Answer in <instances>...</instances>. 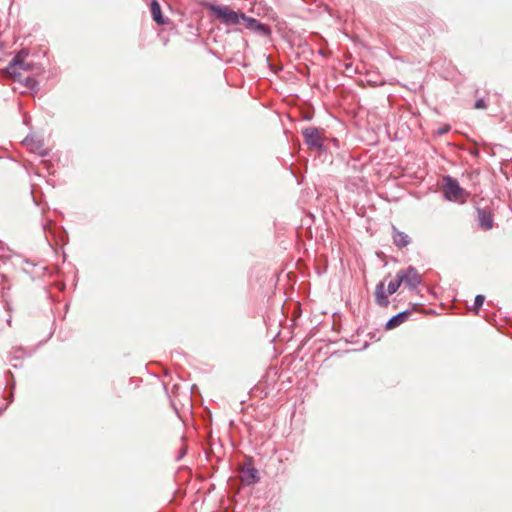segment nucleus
Masks as SVG:
<instances>
[{
    "instance_id": "f257e3e1",
    "label": "nucleus",
    "mask_w": 512,
    "mask_h": 512,
    "mask_svg": "<svg viewBox=\"0 0 512 512\" xmlns=\"http://www.w3.org/2000/svg\"><path fill=\"white\" fill-rule=\"evenodd\" d=\"M208 9L225 26H236L245 22L246 14L240 10L235 11L228 5L209 4Z\"/></svg>"
},
{
    "instance_id": "f03ea898",
    "label": "nucleus",
    "mask_w": 512,
    "mask_h": 512,
    "mask_svg": "<svg viewBox=\"0 0 512 512\" xmlns=\"http://www.w3.org/2000/svg\"><path fill=\"white\" fill-rule=\"evenodd\" d=\"M302 136L304 143L311 151H314L318 154H322L327 151L324 144L326 139L324 129L315 126H309L302 130Z\"/></svg>"
},
{
    "instance_id": "7ed1b4c3",
    "label": "nucleus",
    "mask_w": 512,
    "mask_h": 512,
    "mask_svg": "<svg viewBox=\"0 0 512 512\" xmlns=\"http://www.w3.org/2000/svg\"><path fill=\"white\" fill-rule=\"evenodd\" d=\"M402 278L397 273L395 278L390 281L387 285V291L385 292V283L380 281L375 288V303L381 308H386L389 305L388 295H392L397 292L399 287L402 285Z\"/></svg>"
},
{
    "instance_id": "20e7f679",
    "label": "nucleus",
    "mask_w": 512,
    "mask_h": 512,
    "mask_svg": "<svg viewBox=\"0 0 512 512\" xmlns=\"http://www.w3.org/2000/svg\"><path fill=\"white\" fill-rule=\"evenodd\" d=\"M27 53L23 51L17 53L4 71L16 82H22V71H30L33 67L31 62H26Z\"/></svg>"
},
{
    "instance_id": "39448f33",
    "label": "nucleus",
    "mask_w": 512,
    "mask_h": 512,
    "mask_svg": "<svg viewBox=\"0 0 512 512\" xmlns=\"http://www.w3.org/2000/svg\"><path fill=\"white\" fill-rule=\"evenodd\" d=\"M444 181V198L448 201H460L469 195V193L463 189L458 180L450 175H446L443 178Z\"/></svg>"
},
{
    "instance_id": "423d86ee",
    "label": "nucleus",
    "mask_w": 512,
    "mask_h": 512,
    "mask_svg": "<svg viewBox=\"0 0 512 512\" xmlns=\"http://www.w3.org/2000/svg\"><path fill=\"white\" fill-rule=\"evenodd\" d=\"M402 284H405L410 290H415L422 283V276L414 266H408L398 271Z\"/></svg>"
},
{
    "instance_id": "0eeeda50",
    "label": "nucleus",
    "mask_w": 512,
    "mask_h": 512,
    "mask_svg": "<svg viewBox=\"0 0 512 512\" xmlns=\"http://www.w3.org/2000/svg\"><path fill=\"white\" fill-rule=\"evenodd\" d=\"M245 26L248 30L253 32L254 34L269 37L272 34V29L268 24H264L257 20L256 18L246 16L245 18Z\"/></svg>"
},
{
    "instance_id": "6e6552de",
    "label": "nucleus",
    "mask_w": 512,
    "mask_h": 512,
    "mask_svg": "<svg viewBox=\"0 0 512 512\" xmlns=\"http://www.w3.org/2000/svg\"><path fill=\"white\" fill-rule=\"evenodd\" d=\"M420 304L418 303H414V304H411V308L409 309H406V310H403L395 315H393L392 317H390L387 322L385 323L384 325V328L386 330H393L395 328H397L398 326H400L402 323H404L405 321L408 320L409 316L411 315V313L413 312V310L419 306Z\"/></svg>"
},
{
    "instance_id": "1a4fd4ad",
    "label": "nucleus",
    "mask_w": 512,
    "mask_h": 512,
    "mask_svg": "<svg viewBox=\"0 0 512 512\" xmlns=\"http://www.w3.org/2000/svg\"><path fill=\"white\" fill-rule=\"evenodd\" d=\"M478 226L484 230H491L494 226L492 211L488 208H476Z\"/></svg>"
},
{
    "instance_id": "9d476101",
    "label": "nucleus",
    "mask_w": 512,
    "mask_h": 512,
    "mask_svg": "<svg viewBox=\"0 0 512 512\" xmlns=\"http://www.w3.org/2000/svg\"><path fill=\"white\" fill-rule=\"evenodd\" d=\"M240 479L244 485H254L260 481L259 472L255 467L244 466L240 471Z\"/></svg>"
},
{
    "instance_id": "9b49d317",
    "label": "nucleus",
    "mask_w": 512,
    "mask_h": 512,
    "mask_svg": "<svg viewBox=\"0 0 512 512\" xmlns=\"http://www.w3.org/2000/svg\"><path fill=\"white\" fill-rule=\"evenodd\" d=\"M150 12L152 19L156 24L160 26L168 24L169 18L163 15L161 6L157 0H151Z\"/></svg>"
},
{
    "instance_id": "f8f14e48",
    "label": "nucleus",
    "mask_w": 512,
    "mask_h": 512,
    "mask_svg": "<svg viewBox=\"0 0 512 512\" xmlns=\"http://www.w3.org/2000/svg\"><path fill=\"white\" fill-rule=\"evenodd\" d=\"M392 239L393 243L398 248H404L411 243V238L405 232L397 229L396 226H392Z\"/></svg>"
},
{
    "instance_id": "ddd939ff",
    "label": "nucleus",
    "mask_w": 512,
    "mask_h": 512,
    "mask_svg": "<svg viewBox=\"0 0 512 512\" xmlns=\"http://www.w3.org/2000/svg\"><path fill=\"white\" fill-rule=\"evenodd\" d=\"M24 263L33 267V270H31V271L27 270L26 268H23V271L25 273H27L31 277L32 280H35L37 278L44 276L47 271V267L38 266V264H35L28 259H25Z\"/></svg>"
},
{
    "instance_id": "4468645a",
    "label": "nucleus",
    "mask_w": 512,
    "mask_h": 512,
    "mask_svg": "<svg viewBox=\"0 0 512 512\" xmlns=\"http://www.w3.org/2000/svg\"><path fill=\"white\" fill-rule=\"evenodd\" d=\"M25 142H30L32 144L31 150L33 152L38 153L41 157H46L49 155V151L44 148V143L41 140H34L33 137L27 136L24 140Z\"/></svg>"
},
{
    "instance_id": "2eb2a0df",
    "label": "nucleus",
    "mask_w": 512,
    "mask_h": 512,
    "mask_svg": "<svg viewBox=\"0 0 512 512\" xmlns=\"http://www.w3.org/2000/svg\"><path fill=\"white\" fill-rule=\"evenodd\" d=\"M25 87L32 91H37L39 89V82L33 75H28L26 77L22 76V82Z\"/></svg>"
},
{
    "instance_id": "dca6fc26",
    "label": "nucleus",
    "mask_w": 512,
    "mask_h": 512,
    "mask_svg": "<svg viewBox=\"0 0 512 512\" xmlns=\"http://www.w3.org/2000/svg\"><path fill=\"white\" fill-rule=\"evenodd\" d=\"M6 376H10L11 378H13V375L10 371H7L6 372ZM7 386H10V392L7 396H5V399H7L8 401V405L13 401L14 399V393H13V390L15 388V381L14 379H12V384L10 385L9 382L7 381Z\"/></svg>"
},
{
    "instance_id": "f3484780",
    "label": "nucleus",
    "mask_w": 512,
    "mask_h": 512,
    "mask_svg": "<svg viewBox=\"0 0 512 512\" xmlns=\"http://www.w3.org/2000/svg\"><path fill=\"white\" fill-rule=\"evenodd\" d=\"M484 301H485L484 295H482V294L476 295V297L474 299V304H473V310L475 311V313H478V311L482 307Z\"/></svg>"
},
{
    "instance_id": "a211bd4d",
    "label": "nucleus",
    "mask_w": 512,
    "mask_h": 512,
    "mask_svg": "<svg viewBox=\"0 0 512 512\" xmlns=\"http://www.w3.org/2000/svg\"><path fill=\"white\" fill-rule=\"evenodd\" d=\"M450 130H451V126L449 124H445L442 127L438 128L435 131V134L437 136H442V135H445L446 133H448Z\"/></svg>"
},
{
    "instance_id": "6ab92c4d",
    "label": "nucleus",
    "mask_w": 512,
    "mask_h": 512,
    "mask_svg": "<svg viewBox=\"0 0 512 512\" xmlns=\"http://www.w3.org/2000/svg\"><path fill=\"white\" fill-rule=\"evenodd\" d=\"M474 107L476 109H485L487 107L486 105V102L484 99L480 98V99H477L474 103Z\"/></svg>"
},
{
    "instance_id": "aec40b11",
    "label": "nucleus",
    "mask_w": 512,
    "mask_h": 512,
    "mask_svg": "<svg viewBox=\"0 0 512 512\" xmlns=\"http://www.w3.org/2000/svg\"><path fill=\"white\" fill-rule=\"evenodd\" d=\"M5 289L9 290V289H10V286H9V285H7V286H5V285H4V286L1 288V290H2V291H1V298H2V301L5 303V307H6L7 309H10V308H9V303H8V301L5 299V294H4V290H5Z\"/></svg>"
},
{
    "instance_id": "412c9836",
    "label": "nucleus",
    "mask_w": 512,
    "mask_h": 512,
    "mask_svg": "<svg viewBox=\"0 0 512 512\" xmlns=\"http://www.w3.org/2000/svg\"><path fill=\"white\" fill-rule=\"evenodd\" d=\"M8 404H6L4 407H0V415L7 409Z\"/></svg>"
},
{
    "instance_id": "4be33fe9",
    "label": "nucleus",
    "mask_w": 512,
    "mask_h": 512,
    "mask_svg": "<svg viewBox=\"0 0 512 512\" xmlns=\"http://www.w3.org/2000/svg\"><path fill=\"white\" fill-rule=\"evenodd\" d=\"M0 277H1L2 281H4V282L7 281V278H6V276L4 274L0 273Z\"/></svg>"
},
{
    "instance_id": "5701e85b",
    "label": "nucleus",
    "mask_w": 512,
    "mask_h": 512,
    "mask_svg": "<svg viewBox=\"0 0 512 512\" xmlns=\"http://www.w3.org/2000/svg\"><path fill=\"white\" fill-rule=\"evenodd\" d=\"M42 229H43L44 231H46V230H47V224H43V225H42Z\"/></svg>"
},
{
    "instance_id": "b1692460",
    "label": "nucleus",
    "mask_w": 512,
    "mask_h": 512,
    "mask_svg": "<svg viewBox=\"0 0 512 512\" xmlns=\"http://www.w3.org/2000/svg\"><path fill=\"white\" fill-rule=\"evenodd\" d=\"M183 454H180L179 456H177V460H180L182 458Z\"/></svg>"
},
{
    "instance_id": "393cba45",
    "label": "nucleus",
    "mask_w": 512,
    "mask_h": 512,
    "mask_svg": "<svg viewBox=\"0 0 512 512\" xmlns=\"http://www.w3.org/2000/svg\"><path fill=\"white\" fill-rule=\"evenodd\" d=\"M337 142H338L337 139H335V138L332 139V143H337Z\"/></svg>"
},
{
    "instance_id": "a878e982",
    "label": "nucleus",
    "mask_w": 512,
    "mask_h": 512,
    "mask_svg": "<svg viewBox=\"0 0 512 512\" xmlns=\"http://www.w3.org/2000/svg\"><path fill=\"white\" fill-rule=\"evenodd\" d=\"M319 54L320 55H324L323 51L322 50H319Z\"/></svg>"
}]
</instances>
